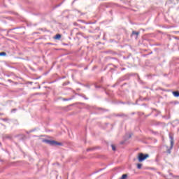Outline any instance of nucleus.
<instances>
[{
  "instance_id": "f257e3e1",
  "label": "nucleus",
  "mask_w": 179,
  "mask_h": 179,
  "mask_svg": "<svg viewBox=\"0 0 179 179\" xmlns=\"http://www.w3.org/2000/svg\"><path fill=\"white\" fill-rule=\"evenodd\" d=\"M43 142H45V143H48L49 145H51L52 146H55L58 145L59 146H61L62 143L57 142L55 141H50V140H43Z\"/></svg>"
},
{
  "instance_id": "f03ea898",
  "label": "nucleus",
  "mask_w": 179,
  "mask_h": 179,
  "mask_svg": "<svg viewBox=\"0 0 179 179\" xmlns=\"http://www.w3.org/2000/svg\"><path fill=\"white\" fill-rule=\"evenodd\" d=\"M149 157V155H143V153H139L138 156V162H143V160H146Z\"/></svg>"
},
{
  "instance_id": "7ed1b4c3",
  "label": "nucleus",
  "mask_w": 179,
  "mask_h": 179,
  "mask_svg": "<svg viewBox=\"0 0 179 179\" xmlns=\"http://www.w3.org/2000/svg\"><path fill=\"white\" fill-rule=\"evenodd\" d=\"M169 138L171 139V149H173L174 146V138L172 137L171 134H169Z\"/></svg>"
},
{
  "instance_id": "20e7f679",
  "label": "nucleus",
  "mask_w": 179,
  "mask_h": 179,
  "mask_svg": "<svg viewBox=\"0 0 179 179\" xmlns=\"http://www.w3.org/2000/svg\"><path fill=\"white\" fill-rule=\"evenodd\" d=\"M173 94L175 97H179V92L178 91L173 92Z\"/></svg>"
},
{
  "instance_id": "39448f33",
  "label": "nucleus",
  "mask_w": 179,
  "mask_h": 179,
  "mask_svg": "<svg viewBox=\"0 0 179 179\" xmlns=\"http://www.w3.org/2000/svg\"><path fill=\"white\" fill-rule=\"evenodd\" d=\"M132 36H139V31H133Z\"/></svg>"
},
{
  "instance_id": "423d86ee",
  "label": "nucleus",
  "mask_w": 179,
  "mask_h": 179,
  "mask_svg": "<svg viewBox=\"0 0 179 179\" xmlns=\"http://www.w3.org/2000/svg\"><path fill=\"white\" fill-rule=\"evenodd\" d=\"M55 38L56 40H59V38H61V34H57L55 36Z\"/></svg>"
},
{
  "instance_id": "0eeeda50",
  "label": "nucleus",
  "mask_w": 179,
  "mask_h": 179,
  "mask_svg": "<svg viewBox=\"0 0 179 179\" xmlns=\"http://www.w3.org/2000/svg\"><path fill=\"white\" fill-rule=\"evenodd\" d=\"M127 177H128V176L127 174H123L122 176V177L120 178V179H125V178H127Z\"/></svg>"
},
{
  "instance_id": "6e6552de",
  "label": "nucleus",
  "mask_w": 179,
  "mask_h": 179,
  "mask_svg": "<svg viewBox=\"0 0 179 179\" xmlns=\"http://www.w3.org/2000/svg\"><path fill=\"white\" fill-rule=\"evenodd\" d=\"M137 169H142V164H137Z\"/></svg>"
},
{
  "instance_id": "1a4fd4ad",
  "label": "nucleus",
  "mask_w": 179,
  "mask_h": 179,
  "mask_svg": "<svg viewBox=\"0 0 179 179\" xmlns=\"http://www.w3.org/2000/svg\"><path fill=\"white\" fill-rule=\"evenodd\" d=\"M3 55H6V52H0V57H2Z\"/></svg>"
},
{
  "instance_id": "9d476101",
  "label": "nucleus",
  "mask_w": 179,
  "mask_h": 179,
  "mask_svg": "<svg viewBox=\"0 0 179 179\" xmlns=\"http://www.w3.org/2000/svg\"><path fill=\"white\" fill-rule=\"evenodd\" d=\"M111 148H112V150H115V145H111Z\"/></svg>"
},
{
  "instance_id": "9b49d317",
  "label": "nucleus",
  "mask_w": 179,
  "mask_h": 179,
  "mask_svg": "<svg viewBox=\"0 0 179 179\" xmlns=\"http://www.w3.org/2000/svg\"><path fill=\"white\" fill-rule=\"evenodd\" d=\"M13 111H16V109H13V110H12V113H13Z\"/></svg>"
},
{
  "instance_id": "f8f14e48",
  "label": "nucleus",
  "mask_w": 179,
  "mask_h": 179,
  "mask_svg": "<svg viewBox=\"0 0 179 179\" xmlns=\"http://www.w3.org/2000/svg\"><path fill=\"white\" fill-rule=\"evenodd\" d=\"M90 150V149L87 150L88 152H89Z\"/></svg>"
},
{
  "instance_id": "ddd939ff",
  "label": "nucleus",
  "mask_w": 179,
  "mask_h": 179,
  "mask_svg": "<svg viewBox=\"0 0 179 179\" xmlns=\"http://www.w3.org/2000/svg\"><path fill=\"white\" fill-rule=\"evenodd\" d=\"M129 138H131V136H129Z\"/></svg>"
}]
</instances>
